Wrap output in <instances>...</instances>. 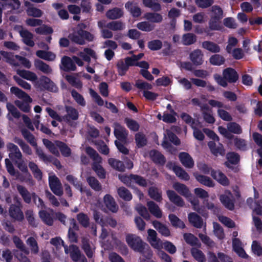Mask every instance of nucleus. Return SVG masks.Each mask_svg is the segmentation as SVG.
<instances>
[{
  "mask_svg": "<svg viewBox=\"0 0 262 262\" xmlns=\"http://www.w3.org/2000/svg\"><path fill=\"white\" fill-rule=\"evenodd\" d=\"M168 219L171 225L176 228L184 229L186 227L185 223L180 220L176 215L169 214Z\"/></svg>",
  "mask_w": 262,
  "mask_h": 262,
  "instance_id": "37",
  "label": "nucleus"
},
{
  "mask_svg": "<svg viewBox=\"0 0 262 262\" xmlns=\"http://www.w3.org/2000/svg\"><path fill=\"white\" fill-rule=\"evenodd\" d=\"M149 212L157 218H161L162 216V212L159 206L154 201H150L147 203Z\"/></svg>",
  "mask_w": 262,
  "mask_h": 262,
  "instance_id": "28",
  "label": "nucleus"
},
{
  "mask_svg": "<svg viewBox=\"0 0 262 262\" xmlns=\"http://www.w3.org/2000/svg\"><path fill=\"white\" fill-rule=\"evenodd\" d=\"M209 62L212 65L219 66L225 63V59L222 55L215 54L210 57Z\"/></svg>",
  "mask_w": 262,
  "mask_h": 262,
  "instance_id": "54",
  "label": "nucleus"
},
{
  "mask_svg": "<svg viewBox=\"0 0 262 262\" xmlns=\"http://www.w3.org/2000/svg\"><path fill=\"white\" fill-rule=\"evenodd\" d=\"M17 204H11L9 208L10 216L15 221L21 222L24 219V215L21 210L22 205L21 202L17 200Z\"/></svg>",
  "mask_w": 262,
  "mask_h": 262,
  "instance_id": "7",
  "label": "nucleus"
},
{
  "mask_svg": "<svg viewBox=\"0 0 262 262\" xmlns=\"http://www.w3.org/2000/svg\"><path fill=\"white\" fill-rule=\"evenodd\" d=\"M42 142L47 148L53 155L57 157L60 155L59 152L58 150V148L61 152V155L64 157H69L71 155V148L63 142L56 140L55 143H53L51 141L43 139Z\"/></svg>",
  "mask_w": 262,
  "mask_h": 262,
  "instance_id": "3",
  "label": "nucleus"
},
{
  "mask_svg": "<svg viewBox=\"0 0 262 262\" xmlns=\"http://www.w3.org/2000/svg\"><path fill=\"white\" fill-rule=\"evenodd\" d=\"M215 81L223 88L228 86V83H234L239 79V75L232 68H227L223 70L222 76L215 74L213 76Z\"/></svg>",
  "mask_w": 262,
  "mask_h": 262,
  "instance_id": "2",
  "label": "nucleus"
},
{
  "mask_svg": "<svg viewBox=\"0 0 262 262\" xmlns=\"http://www.w3.org/2000/svg\"><path fill=\"white\" fill-rule=\"evenodd\" d=\"M204 54L200 49H195L189 54V59L193 64L198 66L202 65L204 62Z\"/></svg>",
  "mask_w": 262,
  "mask_h": 262,
  "instance_id": "13",
  "label": "nucleus"
},
{
  "mask_svg": "<svg viewBox=\"0 0 262 262\" xmlns=\"http://www.w3.org/2000/svg\"><path fill=\"white\" fill-rule=\"evenodd\" d=\"M37 83L43 89L52 92H56L58 88L51 80L46 76H41L37 81Z\"/></svg>",
  "mask_w": 262,
  "mask_h": 262,
  "instance_id": "11",
  "label": "nucleus"
},
{
  "mask_svg": "<svg viewBox=\"0 0 262 262\" xmlns=\"http://www.w3.org/2000/svg\"><path fill=\"white\" fill-rule=\"evenodd\" d=\"M114 126V134L115 137L118 139V141L125 143L128 134V131L119 123L115 122Z\"/></svg>",
  "mask_w": 262,
  "mask_h": 262,
  "instance_id": "8",
  "label": "nucleus"
},
{
  "mask_svg": "<svg viewBox=\"0 0 262 262\" xmlns=\"http://www.w3.org/2000/svg\"><path fill=\"white\" fill-rule=\"evenodd\" d=\"M213 231L215 235L220 239H223L225 237L224 230L221 226L217 222L213 223Z\"/></svg>",
  "mask_w": 262,
  "mask_h": 262,
  "instance_id": "63",
  "label": "nucleus"
},
{
  "mask_svg": "<svg viewBox=\"0 0 262 262\" xmlns=\"http://www.w3.org/2000/svg\"><path fill=\"white\" fill-rule=\"evenodd\" d=\"M86 153L92 158L95 162L98 163L102 162V158L98 154V152L92 147L88 146L85 148Z\"/></svg>",
  "mask_w": 262,
  "mask_h": 262,
  "instance_id": "56",
  "label": "nucleus"
},
{
  "mask_svg": "<svg viewBox=\"0 0 262 262\" xmlns=\"http://www.w3.org/2000/svg\"><path fill=\"white\" fill-rule=\"evenodd\" d=\"M167 196L171 202L178 207H183L185 203L183 199L172 190L166 191Z\"/></svg>",
  "mask_w": 262,
  "mask_h": 262,
  "instance_id": "18",
  "label": "nucleus"
},
{
  "mask_svg": "<svg viewBox=\"0 0 262 262\" xmlns=\"http://www.w3.org/2000/svg\"><path fill=\"white\" fill-rule=\"evenodd\" d=\"M100 163L98 162H94L92 164V169L99 178L104 179L105 178V171Z\"/></svg>",
  "mask_w": 262,
  "mask_h": 262,
  "instance_id": "55",
  "label": "nucleus"
},
{
  "mask_svg": "<svg viewBox=\"0 0 262 262\" xmlns=\"http://www.w3.org/2000/svg\"><path fill=\"white\" fill-rule=\"evenodd\" d=\"M173 188L181 195L186 198L190 195L189 188L185 185L179 182H176L173 185Z\"/></svg>",
  "mask_w": 262,
  "mask_h": 262,
  "instance_id": "30",
  "label": "nucleus"
},
{
  "mask_svg": "<svg viewBox=\"0 0 262 262\" xmlns=\"http://www.w3.org/2000/svg\"><path fill=\"white\" fill-rule=\"evenodd\" d=\"M13 162L18 168V169L26 174V177H28L29 179L31 178L32 177L31 174L28 171L27 165L23 160V158L21 160H17Z\"/></svg>",
  "mask_w": 262,
  "mask_h": 262,
  "instance_id": "51",
  "label": "nucleus"
},
{
  "mask_svg": "<svg viewBox=\"0 0 262 262\" xmlns=\"http://www.w3.org/2000/svg\"><path fill=\"white\" fill-rule=\"evenodd\" d=\"M49 184L51 191L56 195L61 196L63 190L59 179L55 175L49 176Z\"/></svg>",
  "mask_w": 262,
  "mask_h": 262,
  "instance_id": "9",
  "label": "nucleus"
},
{
  "mask_svg": "<svg viewBox=\"0 0 262 262\" xmlns=\"http://www.w3.org/2000/svg\"><path fill=\"white\" fill-rule=\"evenodd\" d=\"M36 54L39 58L48 61H53L56 57L55 55L52 52L43 50L37 51Z\"/></svg>",
  "mask_w": 262,
  "mask_h": 262,
  "instance_id": "48",
  "label": "nucleus"
},
{
  "mask_svg": "<svg viewBox=\"0 0 262 262\" xmlns=\"http://www.w3.org/2000/svg\"><path fill=\"white\" fill-rule=\"evenodd\" d=\"M226 158L228 161L226 162L225 164L228 168H231L230 164L236 165L239 163L240 160L239 155L235 152H228L226 155Z\"/></svg>",
  "mask_w": 262,
  "mask_h": 262,
  "instance_id": "27",
  "label": "nucleus"
},
{
  "mask_svg": "<svg viewBox=\"0 0 262 262\" xmlns=\"http://www.w3.org/2000/svg\"><path fill=\"white\" fill-rule=\"evenodd\" d=\"M117 193L119 197L125 201H129L132 199L131 192L124 187H119Z\"/></svg>",
  "mask_w": 262,
  "mask_h": 262,
  "instance_id": "43",
  "label": "nucleus"
},
{
  "mask_svg": "<svg viewBox=\"0 0 262 262\" xmlns=\"http://www.w3.org/2000/svg\"><path fill=\"white\" fill-rule=\"evenodd\" d=\"M103 202L106 207L112 212L116 213L118 211V206L111 195L105 194L103 197Z\"/></svg>",
  "mask_w": 262,
  "mask_h": 262,
  "instance_id": "16",
  "label": "nucleus"
},
{
  "mask_svg": "<svg viewBox=\"0 0 262 262\" xmlns=\"http://www.w3.org/2000/svg\"><path fill=\"white\" fill-rule=\"evenodd\" d=\"M76 219L79 224L83 228H87L90 226V218L86 214L80 212L77 214Z\"/></svg>",
  "mask_w": 262,
  "mask_h": 262,
  "instance_id": "40",
  "label": "nucleus"
},
{
  "mask_svg": "<svg viewBox=\"0 0 262 262\" xmlns=\"http://www.w3.org/2000/svg\"><path fill=\"white\" fill-rule=\"evenodd\" d=\"M17 190L24 201L27 204H30L31 202V193L29 192L28 189L22 185H18Z\"/></svg>",
  "mask_w": 262,
  "mask_h": 262,
  "instance_id": "31",
  "label": "nucleus"
},
{
  "mask_svg": "<svg viewBox=\"0 0 262 262\" xmlns=\"http://www.w3.org/2000/svg\"><path fill=\"white\" fill-rule=\"evenodd\" d=\"M17 74L22 78L28 80L35 81L37 80V76L33 72L25 70H17Z\"/></svg>",
  "mask_w": 262,
  "mask_h": 262,
  "instance_id": "33",
  "label": "nucleus"
},
{
  "mask_svg": "<svg viewBox=\"0 0 262 262\" xmlns=\"http://www.w3.org/2000/svg\"><path fill=\"white\" fill-rule=\"evenodd\" d=\"M220 200L223 205L228 209L233 210L234 209V203L233 199L226 194H221Z\"/></svg>",
  "mask_w": 262,
  "mask_h": 262,
  "instance_id": "34",
  "label": "nucleus"
},
{
  "mask_svg": "<svg viewBox=\"0 0 262 262\" xmlns=\"http://www.w3.org/2000/svg\"><path fill=\"white\" fill-rule=\"evenodd\" d=\"M149 156L151 160L156 164L163 166L166 161L164 156L159 151L152 149L149 151Z\"/></svg>",
  "mask_w": 262,
  "mask_h": 262,
  "instance_id": "15",
  "label": "nucleus"
},
{
  "mask_svg": "<svg viewBox=\"0 0 262 262\" xmlns=\"http://www.w3.org/2000/svg\"><path fill=\"white\" fill-rule=\"evenodd\" d=\"M204 49L214 53H219L221 51L220 47L216 43L211 41H204L202 43Z\"/></svg>",
  "mask_w": 262,
  "mask_h": 262,
  "instance_id": "29",
  "label": "nucleus"
},
{
  "mask_svg": "<svg viewBox=\"0 0 262 262\" xmlns=\"http://www.w3.org/2000/svg\"><path fill=\"white\" fill-rule=\"evenodd\" d=\"M210 18L208 25L211 30L219 31L222 29L221 20L224 17L223 10L218 5H213L211 7Z\"/></svg>",
  "mask_w": 262,
  "mask_h": 262,
  "instance_id": "5",
  "label": "nucleus"
},
{
  "mask_svg": "<svg viewBox=\"0 0 262 262\" xmlns=\"http://www.w3.org/2000/svg\"><path fill=\"white\" fill-rule=\"evenodd\" d=\"M227 128L229 133L235 134H241L242 129L241 126L235 122H231L227 124Z\"/></svg>",
  "mask_w": 262,
  "mask_h": 262,
  "instance_id": "62",
  "label": "nucleus"
},
{
  "mask_svg": "<svg viewBox=\"0 0 262 262\" xmlns=\"http://www.w3.org/2000/svg\"><path fill=\"white\" fill-rule=\"evenodd\" d=\"M208 146L214 156L217 157L219 155L222 156L225 155V149L222 144L219 143V145L217 146L214 141H209L208 142Z\"/></svg>",
  "mask_w": 262,
  "mask_h": 262,
  "instance_id": "19",
  "label": "nucleus"
},
{
  "mask_svg": "<svg viewBox=\"0 0 262 262\" xmlns=\"http://www.w3.org/2000/svg\"><path fill=\"white\" fill-rule=\"evenodd\" d=\"M6 147L9 151V157L11 160L14 162L17 160H21L23 155L17 145L9 142L7 144Z\"/></svg>",
  "mask_w": 262,
  "mask_h": 262,
  "instance_id": "10",
  "label": "nucleus"
},
{
  "mask_svg": "<svg viewBox=\"0 0 262 262\" xmlns=\"http://www.w3.org/2000/svg\"><path fill=\"white\" fill-rule=\"evenodd\" d=\"M10 92L15 95L18 98L22 99L23 101L15 100V104L23 112L29 113L30 111L31 106L30 103L32 102V99L25 92L16 86H12L10 88Z\"/></svg>",
  "mask_w": 262,
  "mask_h": 262,
  "instance_id": "4",
  "label": "nucleus"
},
{
  "mask_svg": "<svg viewBox=\"0 0 262 262\" xmlns=\"http://www.w3.org/2000/svg\"><path fill=\"white\" fill-rule=\"evenodd\" d=\"M124 122L127 127L132 131L137 132L140 128V125L136 120L129 118H125Z\"/></svg>",
  "mask_w": 262,
  "mask_h": 262,
  "instance_id": "58",
  "label": "nucleus"
},
{
  "mask_svg": "<svg viewBox=\"0 0 262 262\" xmlns=\"http://www.w3.org/2000/svg\"><path fill=\"white\" fill-rule=\"evenodd\" d=\"M0 54L4 57L5 61L10 65L15 67H18L19 66L18 63L15 59V57L13 53L1 51Z\"/></svg>",
  "mask_w": 262,
  "mask_h": 262,
  "instance_id": "35",
  "label": "nucleus"
},
{
  "mask_svg": "<svg viewBox=\"0 0 262 262\" xmlns=\"http://www.w3.org/2000/svg\"><path fill=\"white\" fill-rule=\"evenodd\" d=\"M152 224L154 227L163 236L168 237L170 235V231L168 227L160 222L155 220L152 221Z\"/></svg>",
  "mask_w": 262,
  "mask_h": 262,
  "instance_id": "22",
  "label": "nucleus"
},
{
  "mask_svg": "<svg viewBox=\"0 0 262 262\" xmlns=\"http://www.w3.org/2000/svg\"><path fill=\"white\" fill-rule=\"evenodd\" d=\"M125 8L127 9L134 17H138L141 14V9L133 2L128 1L125 4Z\"/></svg>",
  "mask_w": 262,
  "mask_h": 262,
  "instance_id": "24",
  "label": "nucleus"
},
{
  "mask_svg": "<svg viewBox=\"0 0 262 262\" xmlns=\"http://www.w3.org/2000/svg\"><path fill=\"white\" fill-rule=\"evenodd\" d=\"M67 114L62 116V120L66 122H70L72 120H76L79 117L77 110L71 106H66Z\"/></svg>",
  "mask_w": 262,
  "mask_h": 262,
  "instance_id": "14",
  "label": "nucleus"
},
{
  "mask_svg": "<svg viewBox=\"0 0 262 262\" xmlns=\"http://www.w3.org/2000/svg\"><path fill=\"white\" fill-rule=\"evenodd\" d=\"M27 244L30 247L31 252L34 254L38 252L39 248L37 243L34 237H29L26 241Z\"/></svg>",
  "mask_w": 262,
  "mask_h": 262,
  "instance_id": "64",
  "label": "nucleus"
},
{
  "mask_svg": "<svg viewBox=\"0 0 262 262\" xmlns=\"http://www.w3.org/2000/svg\"><path fill=\"white\" fill-rule=\"evenodd\" d=\"M144 17L152 23H159L163 20L162 15L157 13L147 12L144 14Z\"/></svg>",
  "mask_w": 262,
  "mask_h": 262,
  "instance_id": "45",
  "label": "nucleus"
},
{
  "mask_svg": "<svg viewBox=\"0 0 262 262\" xmlns=\"http://www.w3.org/2000/svg\"><path fill=\"white\" fill-rule=\"evenodd\" d=\"M61 62L62 64L61 68L65 72L74 71L76 69L74 62L69 56H64L61 58Z\"/></svg>",
  "mask_w": 262,
  "mask_h": 262,
  "instance_id": "20",
  "label": "nucleus"
},
{
  "mask_svg": "<svg viewBox=\"0 0 262 262\" xmlns=\"http://www.w3.org/2000/svg\"><path fill=\"white\" fill-rule=\"evenodd\" d=\"M147 233L148 241L150 242L151 246L156 249H159L161 246V241L160 239L157 238V233L156 231L149 229L147 230Z\"/></svg>",
  "mask_w": 262,
  "mask_h": 262,
  "instance_id": "23",
  "label": "nucleus"
},
{
  "mask_svg": "<svg viewBox=\"0 0 262 262\" xmlns=\"http://www.w3.org/2000/svg\"><path fill=\"white\" fill-rule=\"evenodd\" d=\"M142 1L145 7L150 8L154 11H160L161 10L160 4L153 0H143Z\"/></svg>",
  "mask_w": 262,
  "mask_h": 262,
  "instance_id": "57",
  "label": "nucleus"
},
{
  "mask_svg": "<svg viewBox=\"0 0 262 262\" xmlns=\"http://www.w3.org/2000/svg\"><path fill=\"white\" fill-rule=\"evenodd\" d=\"M135 140L137 146L142 148L147 144V139L145 135L142 132H138L135 134Z\"/></svg>",
  "mask_w": 262,
  "mask_h": 262,
  "instance_id": "39",
  "label": "nucleus"
},
{
  "mask_svg": "<svg viewBox=\"0 0 262 262\" xmlns=\"http://www.w3.org/2000/svg\"><path fill=\"white\" fill-rule=\"evenodd\" d=\"M34 65L36 69L45 74H49L52 72V69L50 67L39 59L35 60Z\"/></svg>",
  "mask_w": 262,
  "mask_h": 262,
  "instance_id": "44",
  "label": "nucleus"
},
{
  "mask_svg": "<svg viewBox=\"0 0 262 262\" xmlns=\"http://www.w3.org/2000/svg\"><path fill=\"white\" fill-rule=\"evenodd\" d=\"M71 96L75 102L80 106H85L86 102L82 95L77 92L75 90L73 89L71 92Z\"/></svg>",
  "mask_w": 262,
  "mask_h": 262,
  "instance_id": "52",
  "label": "nucleus"
},
{
  "mask_svg": "<svg viewBox=\"0 0 262 262\" xmlns=\"http://www.w3.org/2000/svg\"><path fill=\"white\" fill-rule=\"evenodd\" d=\"M179 158L182 165L187 168H192L194 165V162L190 155L186 152L179 154Z\"/></svg>",
  "mask_w": 262,
  "mask_h": 262,
  "instance_id": "17",
  "label": "nucleus"
},
{
  "mask_svg": "<svg viewBox=\"0 0 262 262\" xmlns=\"http://www.w3.org/2000/svg\"><path fill=\"white\" fill-rule=\"evenodd\" d=\"M123 15V11L120 8L115 7L108 10L106 13V16L110 19H116Z\"/></svg>",
  "mask_w": 262,
  "mask_h": 262,
  "instance_id": "32",
  "label": "nucleus"
},
{
  "mask_svg": "<svg viewBox=\"0 0 262 262\" xmlns=\"http://www.w3.org/2000/svg\"><path fill=\"white\" fill-rule=\"evenodd\" d=\"M253 139L256 145L260 147V149H257V153L262 158V135L254 132L252 134Z\"/></svg>",
  "mask_w": 262,
  "mask_h": 262,
  "instance_id": "61",
  "label": "nucleus"
},
{
  "mask_svg": "<svg viewBox=\"0 0 262 262\" xmlns=\"http://www.w3.org/2000/svg\"><path fill=\"white\" fill-rule=\"evenodd\" d=\"M106 28L112 31H120L124 28L123 24L120 21H112L106 25Z\"/></svg>",
  "mask_w": 262,
  "mask_h": 262,
  "instance_id": "59",
  "label": "nucleus"
},
{
  "mask_svg": "<svg viewBox=\"0 0 262 262\" xmlns=\"http://www.w3.org/2000/svg\"><path fill=\"white\" fill-rule=\"evenodd\" d=\"M196 41V36L192 33H187L182 36V43L185 46H190Z\"/></svg>",
  "mask_w": 262,
  "mask_h": 262,
  "instance_id": "46",
  "label": "nucleus"
},
{
  "mask_svg": "<svg viewBox=\"0 0 262 262\" xmlns=\"http://www.w3.org/2000/svg\"><path fill=\"white\" fill-rule=\"evenodd\" d=\"M108 163L112 168L118 171H124L125 170L124 163L119 160L111 158L108 159Z\"/></svg>",
  "mask_w": 262,
  "mask_h": 262,
  "instance_id": "38",
  "label": "nucleus"
},
{
  "mask_svg": "<svg viewBox=\"0 0 262 262\" xmlns=\"http://www.w3.org/2000/svg\"><path fill=\"white\" fill-rule=\"evenodd\" d=\"M172 170L176 175L180 179L185 181H188L190 179L188 173L181 167L178 165H173Z\"/></svg>",
  "mask_w": 262,
  "mask_h": 262,
  "instance_id": "36",
  "label": "nucleus"
},
{
  "mask_svg": "<svg viewBox=\"0 0 262 262\" xmlns=\"http://www.w3.org/2000/svg\"><path fill=\"white\" fill-rule=\"evenodd\" d=\"M87 182L90 186L96 191H101L102 185L98 180L94 177L90 176L86 179Z\"/></svg>",
  "mask_w": 262,
  "mask_h": 262,
  "instance_id": "49",
  "label": "nucleus"
},
{
  "mask_svg": "<svg viewBox=\"0 0 262 262\" xmlns=\"http://www.w3.org/2000/svg\"><path fill=\"white\" fill-rule=\"evenodd\" d=\"M125 240L128 246L133 250L140 253L147 259L151 258L152 256V250L140 236L128 233L126 235Z\"/></svg>",
  "mask_w": 262,
  "mask_h": 262,
  "instance_id": "1",
  "label": "nucleus"
},
{
  "mask_svg": "<svg viewBox=\"0 0 262 262\" xmlns=\"http://www.w3.org/2000/svg\"><path fill=\"white\" fill-rule=\"evenodd\" d=\"M33 147L35 149L36 154L38 156L39 159L42 160L45 162H51L52 161L53 157L51 156L46 155L44 153L42 148L38 146L37 144H36V146H33Z\"/></svg>",
  "mask_w": 262,
  "mask_h": 262,
  "instance_id": "53",
  "label": "nucleus"
},
{
  "mask_svg": "<svg viewBox=\"0 0 262 262\" xmlns=\"http://www.w3.org/2000/svg\"><path fill=\"white\" fill-rule=\"evenodd\" d=\"M148 195L151 199L158 202H160L162 200V192L156 187L151 186L149 188Z\"/></svg>",
  "mask_w": 262,
  "mask_h": 262,
  "instance_id": "42",
  "label": "nucleus"
},
{
  "mask_svg": "<svg viewBox=\"0 0 262 262\" xmlns=\"http://www.w3.org/2000/svg\"><path fill=\"white\" fill-rule=\"evenodd\" d=\"M211 176L222 186H227L230 184L229 180L222 171L212 169L211 170Z\"/></svg>",
  "mask_w": 262,
  "mask_h": 262,
  "instance_id": "12",
  "label": "nucleus"
},
{
  "mask_svg": "<svg viewBox=\"0 0 262 262\" xmlns=\"http://www.w3.org/2000/svg\"><path fill=\"white\" fill-rule=\"evenodd\" d=\"M183 237L185 242L188 244L192 246H197L200 247L201 246L198 238L192 233H184Z\"/></svg>",
  "mask_w": 262,
  "mask_h": 262,
  "instance_id": "47",
  "label": "nucleus"
},
{
  "mask_svg": "<svg viewBox=\"0 0 262 262\" xmlns=\"http://www.w3.org/2000/svg\"><path fill=\"white\" fill-rule=\"evenodd\" d=\"M189 222L196 228H201L203 224L202 218L195 212H190L188 214Z\"/></svg>",
  "mask_w": 262,
  "mask_h": 262,
  "instance_id": "21",
  "label": "nucleus"
},
{
  "mask_svg": "<svg viewBox=\"0 0 262 262\" xmlns=\"http://www.w3.org/2000/svg\"><path fill=\"white\" fill-rule=\"evenodd\" d=\"M194 176L196 180L201 184L209 187H213L214 186L213 181L209 177L194 173Z\"/></svg>",
  "mask_w": 262,
  "mask_h": 262,
  "instance_id": "26",
  "label": "nucleus"
},
{
  "mask_svg": "<svg viewBox=\"0 0 262 262\" xmlns=\"http://www.w3.org/2000/svg\"><path fill=\"white\" fill-rule=\"evenodd\" d=\"M116 67L117 68L118 74L121 76H124L129 69L125 62L123 61L122 59H120L118 61Z\"/></svg>",
  "mask_w": 262,
  "mask_h": 262,
  "instance_id": "60",
  "label": "nucleus"
},
{
  "mask_svg": "<svg viewBox=\"0 0 262 262\" xmlns=\"http://www.w3.org/2000/svg\"><path fill=\"white\" fill-rule=\"evenodd\" d=\"M38 215L42 221L48 226H52L54 221L51 214L45 210H41L38 212Z\"/></svg>",
  "mask_w": 262,
  "mask_h": 262,
  "instance_id": "41",
  "label": "nucleus"
},
{
  "mask_svg": "<svg viewBox=\"0 0 262 262\" xmlns=\"http://www.w3.org/2000/svg\"><path fill=\"white\" fill-rule=\"evenodd\" d=\"M68 37L72 42L79 45H85V41H93L95 38L94 35L90 32L81 29H76L69 34Z\"/></svg>",
  "mask_w": 262,
  "mask_h": 262,
  "instance_id": "6",
  "label": "nucleus"
},
{
  "mask_svg": "<svg viewBox=\"0 0 262 262\" xmlns=\"http://www.w3.org/2000/svg\"><path fill=\"white\" fill-rule=\"evenodd\" d=\"M191 254L193 257L198 262L206 261L205 255L201 250L196 248H192Z\"/></svg>",
  "mask_w": 262,
  "mask_h": 262,
  "instance_id": "50",
  "label": "nucleus"
},
{
  "mask_svg": "<svg viewBox=\"0 0 262 262\" xmlns=\"http://www.w3.org/2000/svg\"><path fill=\"white\" fill-rule=\"evenodd\" d=\"M20 36L23 39V42L27 46L33 47L35 43L33 40V34L27 30H23L19 32Z\"/></svg>",
  "mask_w": 262,
  "mask_h": 262,
  "instance_id": "25",
  "label": "nucleus"
}]
</instances>
